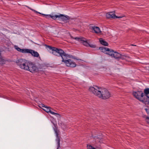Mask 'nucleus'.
Here are the masks:
<instances>
[{
    "label": "nucleus",
    "mask_w": 149,
    "mask_h": 149,
    "mask_svg": "<svg viewBox=\"0 0 149 149\" xmlns=\"http://www.w3.org/2000/svg\"><path fill=\"white\" fill-rule=\"evenodd\" d=\"M89 90L98 97L103 99H108L111 96L108 90L96 86L90 87Z\"/></svg>",
    "instance_id": "f257e3e1"
},
{
    "label": "nucleus",
    "mask_w": 149,
    "mask_h": 149,
    "mask_svg": "<svg viewBox=\"0 0 149 149\" xmlns=\"http://www.w3.org/2000/svg\"><path fill=\"white\" fill-rule=\"evenodd\" d=\"M17 65L21 69L34 73L38 70L37 68L31 62L25 59H20L16 62Z\"/></svg>",
    "instance_id": "f03ea898"
},
{
    "label": "nucleus",
    "mask_w": 149,
    "mask_h": 149,
    "mask_svg": "<svg viewBox=\"0 0 149 149\" xmlns=\"http://www.w3.org/2000/svg\"><path fill=\"white\" fill-rule=\"evenodd\" d=\"M46 46V48L53 51L52 53L53 54L58 56H61L62 59V61L65 62V53L63 50L54 47H52L49 45Z\"/></svg>",
    "instance_id": "7ed1b4c3"
},
{
    "label": "nucleus",
    "mask_w": 149,
    "mask_h": 149,
    "mask_svg": "<svg viewBox=\"0 0 149 149\" xmlns=\"http://www.w3.org/2000/svg\"><path fill=\"white\" fill-rule=\"evenodd\" d=\"M14 47L18 51L23 54L30 53L34 57H37L39 54L38 52L33 50L27 49H21L17 46L15 45Z\"/></svg>",
    "instance_id": "20e7f679"
},
{
    "label": "nucleus",
    "mask_w": 149,
    "mask_h": 149,
    "mask_svg": "<svg viewBox=\"0 0 149 149\" xmlns=\"http://www.w3.org/2000/svg\"><path fill=\"white\" fill-rule=\"evenodd\" d=\"M106 17L108 18H120L123 17V16H120L119 17L117 16L115 14V13L113 12H110L106 14Z\"/></svg>",
    "instance_id": "39448f33"
},
{
    "label": "nucleus",
    "mask_w": 149,
    "mask_h": 149,
    "mask_svg": "<svg viewBox=\"0 0 149 149\" xmlns=\"http://www.w3.org/2000/svg\"><path fill=\"white\" fill-rule=\"evenodd\" d=\"M144 94L141 91H137L136 92H134L133 93V95L136 98L139 100H140L141 97H143Z\"/></svg>",
    "instance_id": "423d86ee"
},
{
    "label": "nucleus",
    "mask_w": 149,
    "mask_h": 149,
    "mask_svg": "<svg viewBox=\"0 0 149 149\" xmlns=\"http://www.w3.org/2000/svg\"><path fill=\"white\" fill-rule=\"evenodd\" d=\"M139 101H141L145 104H149V97L147 95H144L143 96V97H141Z\"/></svg>",
    "instance_id": "0eeeda50"
},
{
    "label": "nucleus",
    "mask_w": 149,
    "mask_h": 149,
    "mask_svg": "<svg viewBox=\"0 0 149 149\" xmlns=\"http://www.w3.org/2000/svg\"><path fill=\"white\" fill-rule=\"evenodd\" d=\"M54 130L55 132V134H56V141L57 142V149H60V139L59 137L58 136V130H57L56 128H54Z\"/></svg>",
    "instance_id": "6e6552de"
},
{
    "label": "nucleus",
    "mask_w": 149,
    "mask_h": 149,
    "mask_svg": "<svg viewBox=\"0 0 149 149\" xmlns=\"http://www.w3.org/2000/svg\"><path fill=\"white\" fill-rule=\"evenodd\" d=\"M66 65L70 67H74L76 65V64L71 59L66 60Z\"/></svg>",
    "instance_id": "1a4fd4ad"
},
{
    "label": "nucleus",
    "mask_w": 149,
    "mask_h": 149,
    "mask_svg": "<svg viewBox=\"0 0 149 149\" xmlns=\"http://www.w3.org/2000/svg\"><path fill=\"white\" fill-rule=\"evenodd\" d=\"M73 19L70 17L69 16L66 15V23H68L69 24L73 22Z\"/></svg>",
    "instance_id": "9d476101"
},
{
    "label": "nucleus",
    "mask_w": 149,
    "mask_h": 149,
    "mask_svg": "<svg viewBox=\"0 0 149 149\" xmlns=\"http://www.w3.org/2000/svg\"><path fill=\"white\" fill-rule=\"evenodd\" d=\"M92 29L96 33H99L101 32L99 28L98 27L94 26L92 27Z\"/></svg>",
    "instance_id": "9b49d317"
},
{
    "label": "nucleus",
    "mask_w": 149,
    "mask_h": 149,
    "mask_svg": "<svg viewBox=\"0 0 149 149\" xmlns=\"http://www.w3.org/2000/svg\"><path fill=\"white\" fill-rule=\"evenodd\" d=\"M57 19L59 20L64 21L65 17V15L63 14L57 15Z\"/></svg>",
    "instance_id": "f8f14e48"
},
{
    "label": "nucleus",
    "mask_w": 149,
    "mask_h": 149,
    "mask_svg": "<svg viewBox=\"0 0 149 149\" xmlns=\"http://www.w3.org/2000/svg\"><path fill=\"white\" fill-rule=\"evenodd\" d=\"M120 56L121 54H120L116 52H114L112 57H114L115 58L117 59L120 58Z\"/></svg>",
    "instance_id": "ddd939ff"
},
{
    "label": "nucleus",
    "mask_w": 149,
    "mask_h": 149,
    "mask_svg": "<svg viewBox=\"0 0 149 149\" xmlns=\"http://www.w3.org/2000/svg\"><path fill=\"white\" fill-rule=\"evenodd\" d=\"M42 15L44 16H45L47 17H50L52 19H56L57 18V15H45L44 14H42Z\"/></svg>",
    "instance_id": "4468645a"
},
{
    "label": "nucleus",
    "mask_w": 149,
    "mask_h": 149,
    "mask_svg": "<svg viewBox=\"0 0 149 149\" xmlns=\"http://www.w3.org/2000/svg\"><path fill=\"white\" fill-rule=\"evenodd\" d=\"M67 36H70L71 37V38H72L76 40H78L79 41H80V42H81V40L82 39V38H79V37L73 38L72 37V36H71V35H70V34L69 33H67Z\"/></svg>",
    "instance_id": "2eb2a0df"
},
{
    "label": "nucleus",
    "mask_w": 149,
    "mask_h": 149,
    "mask_svg": "<svg viewBox=\"0 0 149 149\" xmlns=\"http://www.w3.org/2000/svg\"><path fill=\"white\" fill-rule=\"evenodd\" d=\"M99 49L101 50L102 52L106 54V52H107L109 49L106 47H100L99 48Z\"/></svg>",
    "instance_id": "dca6fc26"
},
{
    "label": "nucleus",
    "mask_w": 149,
    "mask_h": 149,
    "mask_svg": "<svg viewBox=\"0 0 149 149\" xmlns=\"http://www.w3.org/2000/svg\"><path fill=\"white\" fill-rule=\"evenodd\" d=\"M113 52V50L109 49V50H108L107 52H106V54L109 55L112 57Z\"/></svg>",
    "instance_id": "f3484780"
},
{
    "label": "nucleus",
    "mask_w": 149,
    "mask_h": 149,
    "mask_svg": "<svg viewBox=\"0 0 149 149\" xmlns=\"http://www.w3.org/2000/svg\"><path fill=\"white\" fill-rule=\"evenodd\" d=\"M100 43L104 45L107 46L108 45V43L103 40H100Z\"/></svg>",
    "instance_id": "a211bd4d"
},
{
    "label": "nucleus",
    "mask_w": 149,
    "mask_h": 149,
    "mask_svg": "<svg viewBox=\"0 0 149 149\" xmlns=\"http://www.w3.org/2000/svg\"><path fill=\"white\" fill-rule=\"evenodd\" d=\"M50 107H49L46 106L45 108H43L42 109L46 112L49 113L50 111Z\"/></svg>",
    "instance_id": "6ab92c4d"
},
{
    "label": "nucleus",
    "mask_w": 149,
    "mask_h": 149,
    "mask_svg": "<svg viewBox=\"0 0 149 149\" xmlns=\"http://www.w3.org/2000/svg\"><path fill=\"white\" fill-rule=\"evenodd\" d=\"M5 60L3 59L1 56V53L0 52V64H3L5 63Z\"/></svg>",
    "instance_id": "aec40b11"
},
{
    "label": "nucleus",
    "mask_w": 149,
    "mask_h": 149,
    "mask_svg": "<svg viewBox=\"0 0 149 149\" xmlns=\"http://www.w3.org/2000/svg\"><path fill=\"white\" fill-rule=\"evenodd\" d=\"M81 42L84 45L86 46H88L89 45V43H88L87 41L84 40L83 39L81 40Z\"/></svg>",
    "instance_id": "412c9836"
},
{
    "label": "nucleus",
    "mask_w": 149,
    "mask_h": 149,
    "mask_svg": "<svg viewBox=\"0 0 149 149\" xmlns=\"http://www.w3.org/2000/svg\"><path fill=\"white\" fill-rule=\"evenodd\" d=\"M146 111L148 113V114H149V109H145ZM146 122L149 124V117H147L146 119Z\"/></svg>",
    "instance_id": "4be33fe9"
},
{
    "label": "nucleus",
    "mask_w": 149,
    "mask_h": 149,
    "mask_svg": "<svg viewBox=\"0 0 149 149\" xmlns=\"http://www.w3.org/2000/svg\"><path fill=\"white\" fill-rule=\"evenodd\" d=\"M144 92L145 94V95H146L149 94V88L145 89L144 90Z\"/></svg>",
    "instance_id": "5701e85b"
},
{
    "label": "nucleus",
    "mask_w": 149,
    "mask_h": 149,
    "mask_svg": "<svg viewBox=\"0 0 149 149\" xmlns=\"http://www.w3.org/2000/svg\"><path fill=\"white\" fill-rule=\"evenodd\" d=\"M49 113H50L52 115H54L55 116H56L57 115H59V114L58 113H54V112L52 111H51V110L50 111H49Z\"/></svg>",
    "instance_id": "b1692460"
},
{
    "label": "nucleus",
    "mask_w": 149,
    "mask_h": 149,
    "mask_svg": "<svg viewBox=\"0 0 149 149\" xmlns=\"http://www.w3.org/2000/svg\"><path fill=\"white\" fill-rule=\"evenodd\" d=\"M126 57V56L122 55L121 54V56L120 57V58L125 60Z\"/></svg>",
    "instance_id": "393cba45"
},
{
    "label": "nucleus",
    "mask_w": 149,
    "mask_h": 149,
    "mask_svg": "<svg viewBox=\"0 0 149 149\" xmlns=\"http://www.w3.org/2000/svg\"><path fill=\"white\" fill-rule=\"evenodd\" d=\"M88 46L92 47V48H95L96 47V46L95 45L93 44H89V45H88Z\"/></svg>",
    "instance_id": "a878e982"
},
{
    "label": "nucleus",
    "mask_w": 149,
    "mask_h": 149,
    "mask_svg": "<svg viewBox=\"0 0 149 149\" xmlns=\"http://www.w3.org/2000/svg\"><path fill=\"white\" fill-rule=\"evenodd\" d=\"M65 56H66V57H69V58H71L72 56H70V55H69L68 54H66Z\"/></svg>",
    "instance_id": "bb28decb"
},
{
    "label": "nucleus",
    "mask_w": 149,
    "mask_h": 149,
    "mask_svg": "<svg viewBox=\"0 0 149 149\" xmlns=\"http://www.w3.org/2000/svg\"><path fill=\"white\" fill-rule=\"evenodd\" d=\"M126 57L125 58V60L126 61L128 60L130 58L127 56H126Z\"/></svg>",
    "instance_id": "cd10ccee"
},
{
    "label": "nucleus",
    "mask_w": 149,
    "mask_h": 149,
    "mask_svg": "<svg viewBox=\"0 0 149 149\" xmlns=\"http://www.w3.org/2000/svg\"><path fill=\"white\" fill-rule=\"evenodd\" d=\"M46 106L44 104H40V107H44V108H45V107H46Z\"/></svg>",
    "instance_id": "c85d7f7f"
},
{
    "label": "nucleus",
    "mask_w": 149,
    "mask_h": 149,
    "mask_svg": "<svg viewBox=\"0 0 149 149\" xmlns=\"http://www.w3.org/2000/svg\"><path fill=\"white\" fill-rule=\"evenodd\" d=\"M31 9V10H32V11H34V12H36V13L41 14V13H40L36 11L35 10H34L33 9Z\"/></svg>",
    "instance_id": "c756f323"
},
{
    "label": "nucleus",
    "mask_w": 149,
    "mask_h": 149,
    "mask_svg": "<svg viewBox=\"0 0 149 149\" xmlns=\"http://www.w3.org/2000/svg\"><path fill=\"white\" fill-rule=\"evenodd\" d=\"M2 97L3 98H6L4 96L3 97Z\"/></svg>",
    "instance_id": "7c9ffc66"
},
{
    "label": "nucleus",
    "mask_w": 149,
    "mask_h": 149,
    "mask_svg": "<svg viewBox=\"0 0 149 149\" xmlns=\"http://www.w3.org/2000/svg\"><path fill=\"white\" fill-rule=\"evenodd\" d=\"M132 45V46H134V45ZM134 46H136V45H134Z\"/></svg>",
    "instance_id": "2f4dec72"
}]
</instances>
